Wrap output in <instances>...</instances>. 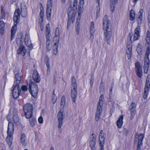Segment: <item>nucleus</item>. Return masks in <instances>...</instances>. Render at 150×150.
<instances>
[{
    "instance_id": "obj_42",
    "label": "nucleus",
    "mask_w": 150,
    "mask_h": 150,
    "mask_svg": "<svg viewBox=\"0 0 150 150\" xmlns=\"http://www.w3.org/2000/svg\"><path fill=\"white\" fill-rule=\"evenodd\" d=\"M30 40L29 36L27 35H26L25 38L24 40L26 45L28 44V42Z\"/></svg>"
},
{
    "instance_id": "obj_64",
    "label": "nucleus",
    "mask_w": 150,
    "mask_h": 150,
    "mask_svg": "<svg viewBox=\"0 0 150 150\" xmlns=\"http://www.w3.org/2000/svg\"><path fill=\"white\" fill-rule=\"evenodd\" d=\"M5 15H1V18H0V20H2L1 19H5Z\"/></svg>"
},
{
    "instance_id": "obj_39",
    "label": "nucleus",
    "mask_w": 150,
    "mask_h": 150,
    "mask_svg": "<svg viewBox=\"0 0 150 150\" xmlns=\"http://www.w3.org/2000/svg\"><path fill=\"white\" fill-rule=\"evenodd\" d=\"M51 48V45L50 44V41H46V48L47 51H50Z\"/></svg>"
},
{
    "instance_id": "obj_17",
    "label": "nucleus",
    "mask_w": 150,
    "mask_h": 150,
    "mask_svg": "<svg viewBox=\"0 0 150 150\" xmlns=\"http://www.w3.org/2000/svg\"><path fill=\"white\" fill-rule=\"evenodd\" d=\"M21 14L22 17H26L28 15L27 8L25 6H21Z\"/></svg>"
},
{
    "instance_id": "obj_4",
    "label": "nucleus",
    "mask_w": 150,
    "mask_h": 150,
    "mask_svg": "<svg viewBox=\"0 0 150 150\" xmlns=\"http://www.w3.org/2000/svg\"><path fill=\"white\" fill-rule=\"evenodd\" d=\"M38 85L34 82H31L29 84V90L32 96L34 98L36 97L38 91Z\"/></svg>"
},
{
    "instance_id": "obj_6",
    "label": "nucleus",
    "mask_w": 150,
    "mask_h": 150,
    "mask_svg": "<svg viewBox=\"0 0 150 150\" xmlns=\"http://www.w3.org/2000/svg\"><path fill=\"white\" fill-rule=\"evenodd\" d=\"M77 0H74L73 7L72 5H71L68 8L67 11L69 16H70L71 14L73 16L76 13L77 11Z\"/></svg>"
},
{
    "instance_id": "obj_12",
    "label": "nucleus",
    "mask_w": 150,
    "mask_h": 150,
    "mask_svg": "<svg viewBox=\"0 0 150 150\" xmlns=\"http://www.w3.org/2000/svg\"><path fill=\"white\" fill-rule=\"evenodd\" d=\"M135 68L137 75L139 78L141 77L142 75V68L139 62H136L135 63Z\"/></svg>"
},
{
    "instance_id": "obj_44",
    "label": "nucleus",
    "mask_w": 150,
    "mask_h": 150,
    "mask_svg": "<svg viewBox=\"0 0 150 150\" xmlns=\"http://www.w3.org/2000/svg\"><path fill=\"white\" fill-rule=\"evenodd\" d=\"M149 57H145L144 59V65H149Z\"/></svg>"
},
{
    "instance_id": "obj_32",
    "label": "nucleus",
    "mask_w": 150,
    "mask_h": 150,
    "mask_svg": "<svg viewBox=\"0 0 150 150\" xmlns=\"http://www.w3.org/2000/svg\"><path fill=\"white\" fill-rule=\"evenodd\" d=\"M135 14L134 11L132 10L130 11L129 18L131 21H133L134 19Z\"/></svg>"
},
{
    "instance_id": "obj_13",
    "label": "nucleus",
    "mask_w": 150,
    "mask_h": 150,
    "mask_svg": "<svg viewBox=\"0 0 150 150\" xmlns=\"http://www.w3.org/2000/svg\"><path fill=\"white\" fill-rule=\"evenodd\" d=\"M96 136L95 134L93 133L91 137V141L90 142V146L91 150H96L95 144L96 143Z\"/></svg>"
},
{
    "instance_id": "obj_28",
    "label": "nucleus",
    "mask_w": 150,
    "mask_h": 150,
    "mask_svg": "<svg viewBox=\"0 0 150 150\" xmlns=\"http://www.w3.org/2000/svg\"><path fill=\"white\" fill-rule=\"evenodd\" d=\"M137 137V138L138 137V144H142V141L144 138V135L142 134H139L138 135H136L135 137Z\"/></svg>"
},
{
    "instance_id": "obj_30",
    "label": "nucleus",
    "mask_w": 150,
    "mask_h": 150,
    "mask_svg": "<svg viewBox=\"0 0 150 150\" xmlns=\"http://www.w3.org/2000/svg\"><path fill=\"white\" fill-rule=\"evenodd\" d=\"M146 41L147 42L146 44H148L147 45L150 46V33L149 30H148L147 32Z\"/></svg>"
},
{
    "instance_id": "obj_15",
    "label": "nucleus",
    "mask_w": 150,
    "mask_h": 150,
    "mask_svg": "<svg viewBox=\"0 0 150 150\" xmlns=\"http://www.w3.org/2000/svg\"><path fill=\"white\" fill-rule=\"evenodd\" d=\"M14 130V125L13 122H9L8 125V130L7 133L8 134L13 135Z\"/></svg>"
},
{
    "instance_id": "obj_29",
    "label": "nucleus",
    "mask_w": 150,
    "mask_h": 150,
    "mask_svg": "<svg viewBox=\"0 0 150 150\" xmlns=\"http://www.w3.org/2000/svg\"><path fill=\"white\" fill-rule=\"evenodd\" d=\"M150 87V74L148 75L146 82L145 88H149Z\"/></svg>"
},
{
    "instance_id": "obj_60",
    "label": "nucleus",
    "mask_w": 150,
    "mask_h": 150,
    "mask_svg": "<svg viewBox=\"0 0 150 150\" xmlns=\"http://www.w3.org/2000/svg\"><path fill=\"white\" fill-rule=\"evenodd\" d=\"M90 28H94V23L93 22L91 23Z\"/></svg>"
},
{
    "instance_id": "obj_19",
    "label": "nucleus",
    "mask_w": 150,
    "mask_h": 150,
    "mask_svg": "<svg viewBox=\"0 0 150 150\" xmlns=\"http://www.w3.org/2000/svg\"><path fill=\"white\" fill-rule=\"evenodd\" d=\"M17 25L16 24H14L12 26L11 29V40H12L15 37V35L16 32V30L17 29Z\"/></svg>"
},
{
    "instance_id": "obj_24",
    "label": "nucleus",
    "mask_w": 150,
    "mask_h": 150,
    "mask_svg": "<svg viewBox=\"0 0 150 150\" xmlns=\"http://www.w3.org/2000/svg\"><path fill=\"white\" fill-rule=\"evenodd\" d=\"M26 139L25 134L23 133L22 134L21 136L20 139L21 142L23 146H25L27 145V143L25 141Z\"/></svg>"
},
{
    "instance_id": "obj_48",
    "label": "nucleus",
    "mask_w": 150,
    "mask_h": 150,
    "mask_svg": "<svg viewBox=\"0 0 150 150\" xmlns=\"http://www.w3.org/2000/svg\"><path fill=\"white\" fill-rule=\"evenodd\" d=\"M84 3V0H80L78 8H83V4Z\"/></svg>"
},
{
    "instance_id": "obj_54",
    "label": "nucleus",
    "mask_w": 150,
    "mask_h": 150,
    "mask_svg": "<svg viewBox=\"0 0 150 150\" xmlns=\"http://www.w3.org/2000/svg\"><path fill=\"white\" fill-rule=\"evenodd\" d=\"M27 46H28V47H29V49L30 50H31L33 48V45L32 44H31L30 43V42H29V43H28V44H27V45H26Z\"/></svg>"
},
{
    "instance_id": "obj_26",
    "label": "nucleus",
    "mask_w": 150,
    "mask_h": 150,
    "mask_svg": "<svg viewBox=\"0 0 150 150\" xmlns=\"http://www.w3.org/2000/svg\"><path fill=\"white\" fill-rule=\"evenodd\" d=\"M59 40H58L57 42H56L54 43V45L53 46V54L55 55L57 54L58 52V49L59 46Z\"/></svg>"
},
{
    "instance_id": "obj_27",
    "label": "nucleus",
    "mask_w": 150,
    "mask_h": 150,
    "mask_svg": "<svg viewBox=\"0 0 150 150\" xmlns=\"http://www.w3.org/2000/svg\"><path fill=\"white\" fill-rule=\"evenodd\" d=\"M123 116H121L117 121L116 124L118 128H120L122 127L123 124Z\"/></svg>"
},
{
    "instance_id": "obj_31",
    "label": "nucleus",
    "mask_w": 150,
    "mask_h": 150,
    "mask_svg": "<svg viewBox=\"0 0 150 150\" xmlns=\"http://www.w3.org/2000/svg\"><path fill=\"white\" fill-rule=\"evenodd\" d=\"M52 0H47V9H52Z\"/></svg>"
},
{
    "instance_id": "obj_47",
    "label": "nucleus",
    "mask_w": 150,
    "mask_h": 150,
    "mask_svg": "<svg viewBox=\"0 0 150 150\" xmlns=\"http://www.w3.org/2000/svg\"><path fill=\"white\" fill-rule=\"evenodd\" d=\"M46 63V65L47 67V70L48 71L49 69H50V62L49 61V59L47 58L46 59V61H45Z\"/></svg>"
},
{
    "instance_id": "obj_41",
    "label": "nucleus",
    "mask_w": 150,
    "mask_h": 150,
    "mask_svg": "<svg viewBox=\"0 0 150 150\" xmlns=\"http://www.w3.org/2000/svg\"><path fill=\"white\" fill-rule=\"evenodd\" d=\"M147 47L146 49V53L145 55V57H149V55L150 54V48L149 47L150 46H149V45H147Z\"/></svg>"
},
{
    "instance_id": "obj_52",
    "label": "nucleus",
    "mask_w": 150,
    "mask_h": 150,
    "mask_svg": "<svg viewBox=\"0 0 150 150\" xmlns=\"http://www.w3.org/2000/svg\"><path fill=\"white\" fill-rule=\"evenodd\" d=\"M21 90L24 92L27 91L28 88L27 87L25 86H23L21 87Z\"/></svg>"
},
{
    "instance_id": "obj_35",
    "label": "nucleus",
    "mask_w": 150,
    "mask_h": 150,
    "mask_svg": "<svg viewBox=\"0 0 150 150\" xmlns=\"http://www.w3.org/2000/svg\"><path fill=\"white\" fill-rule=\"evenodd\" d=\"M149 90V88H144V91L143 96V98L144 99H146L147 98Z\"/></svg>"
},
{
    "instance_id": "obj_62",
    "label": "nucleus",
    "mask_w": 150,
    "mask_h": 150,
    "mask_svg": "<svg viewBox=\"0 0 150 150\" xmlns=\"http://www.w3.org/2000/svg\"><path fill=\"white\" fill-rule=\"evenodd\" d=\"M49 24H47L46 26V32H50V28H49Z\"/></svg>"
},
{
    "instance_id": "obj_61",
    "label": "nucleus",
    "mask_w": 150,
    "mask_h": 150,
    "mask_svg": "<svg viewBox=\"0 0 150 150\" xmlns=\"http://www.w3.org/2000/svg\"><path fill=\"white\" fill-rule=\"evenodd\" d=\"M104 134V132L102 130H101L100 131V134H99V137H102V136H104L103 135Z\"/></svg>"
},
{
    "instance_id": "obj_1",
    "label": "nucleus",
    "mask_w": 150,
    "mask_h": 150,
    "mask_svg": "<svg viewBox=\"0 0 150 150\" xmlns=\"http://www.w3.org/2000/svg\"><path fill=\"white\" fill-rule=\"evenodd\" d=\"M107 15H105L103 20V28L104 31V34L105 39L107 41V43L110 44L111 36V25L110 20H108Z\"/></svg>"
},
{
    "instance_id": "obj_23",
    "label": "nucleus",
    "mask_w": 150,
    "mask_h": 150,
    "mask_svg": "<svg viewBox=\"0 0 150 150\" xmlns=\"http://www.w3.org/2000/svg\"><path fill=\"white\" fill-rule=\"evenodd\" d=\"M5 23L2 20H1L0 21V32L1 35L4 34L5 30Z\"/></svg>"
},
{
    "instance_id": "obj_22",
    "label": "nucleus",
    "mask_w": 150,
    "mask_h": 150,
    "mask_svg": "<svg viewBox=\"0 0 150 150\" xmlns=\"http://www.w3.org/2000/svg\"><path fill=\"white\" fill-rule=\"evenodd\" d=\"M13 136V134L9 135V134H8V136L6 138V142L9 146H11L12 144Z\"/></svg>"
},
{
    "instance_id": "obj_14",
    "label": "nucleus",
    "mask_w": 150,
    "mask_h": 150,
    "mask_svg": "<svg viewBox=\"0 0 150 150\" xmlns=\"http://www.w3.org/2000/svg\"><path fill=\"white\" fill-rule=\"evenodd\" d=\"M14 72L15 74V79H16V83L15 85H19V83L21 82L22 79V75L18 71L14 70Z\"/></svg>"
},
{
    "instance_id": "obj_11",
    "label": "nucleus",
    "mask_w": 150,
    "mask_h": 150,
    "mask_svg": "<svg viewBox=\"0 0 150 150\" xmlns=\"http://www.w3.org/2000/svg\"><path fill=\"white\" fill-rule=\"evenodd\" d=\"M140 26L138 25L137 27L134 30V33L133 34V42L139 39L140 37Z\"/></svg>"
},
{
    "instance_id": "obj_56",
    "label": "nucleus",
    "mask_w": 150,
    "mask_h": 150,
    "mask_svg": "<svg viewBox=\"0 0 150 150\" xmlns=\"http://www.w3.org/2000/svg\"><path fill=\"white\" fill-rule=\"evenodd\" d=\"M38 121L40 123H42L43 122V119L42 116H40L38 119Z\"/></svg>"
},
{
    "instance_id": "obj_33",
    "label": "nucleus",
    "mask_w": 150,
    "mask_h": 150,
    "mask_svg": "<svg viewBox=\"0 0 150 150\" xmlns=\"http://www.w3.org/2000/svg\"><path fill=\"white\" fill-rule=\"evenodd\" d=\"M65 105V98L64 95L62 96L61 99V107L63 108Z\"/></svg>"
},
{
    "instance_id": "obj_40",
    "label": "nucleus",
    "mask_w": 150,
    "mask_h": 150,
    "mask_svg": "<svg viewBox=\"0 0 150 150\" xmlns=\"http://www.w3.org/2000/svg\"><path fill=\"white\" fill-rule=\"evenodd\" d=\"M105 137L104 136L99 137L100 144L103 145L104 143Z\"/></svg>"
},
{
    "instance_id": "obj_37",
    "label": "nucleus",
    "mask_w": 150,
    "mask_h": 150,
    "mask_svg": "<svg viewBox=\"0 0 150 150\" xmlns=\"http://www.w3.org/2000/svg\"><path fill=\"white\" fill-rule=\"evenodd\" d=\"M142 45L139 43H138L137 44V46L136 49V50L138 53H141L142 52Z\"/></svg>"
},
{
    "instance_id": "obj_36",
    "label": "nucleus",
    "mask_w": 150,
    "mask_h": 150,
    "mask_svg": "<svg viewBox=\"0 0 150 150\" xmlns=\"http://www.w3.org/2000/svg\"><path fill=\"white\" fill-rule=\"evenodd\" d=\"M40 18L39 19V20L41 23H42L44 17V11L43 10L40 9Z\"/></svg>"
},
{
    "instance_id": "obj_59",
    "label": "nucleus",
    "mask_w": 150,
    "mask_h": 150,
    "mask_svg": "<svg viewBox=\"0 0 150 150\" xmlns=\"http://www.w3.org/2000/svg\"><path fill=\"white\" fill-rule=\"evenodd\" d=\"M94 38V35L93 34H90V39H91V42H93V39Z\"/></svg>"
},
{
    "instance_id": "obj_38",
    "label": "nucleus",
    "mask_w": 150,
    "mask_h": 150,
    "mask_svg": "<svg viewBox=\"0 0 150 150\" xmlns=\"http://www.w3.org/2000/svg\"><path fill=\"white\" fill-rule=\"evenodd\" d=\"M76 24L77 25V26L76 27V33L78 35L79 33V29L80 28V22L78 21V20H77Z\"/></svg>"
},
{
    "instance_id": "obj_46",
    "label": "nucleus",
    "mask_w": 150,
    "mask_h": 150,
    "mask_svg": "<svg viewBox=\"0 0 150 150\" xmlns=\"http://www.w3.org/2000/svg\"><path fill=\"white\" fill-rule=\"evenodd\" d=\"M149 65H144V72L145 73H147L148 70Z\"/></svg>"
},
{
    "instance_id": "obj_63",
    "label": "nucleus",
    "mask_w": 150,
    "mask_h": 150,
    "mask_svg": "<svg viewBox=\"0 0 150 150\" xmlns=\"http://www.w3.org/2000/svg\"><path fill=\"white\" fill-rule=\"evenodd\" d=\"M99 11H100V10H98L97 11H96V16H97V17H99V15H100Z\"/></svg>"
},
{
    "instance_id": "obj_7",
    "label": "nucleus",
    "mask_w": 150,
    "mask_h": 150,
    "mask_svg": "<svg viewBox=\"0 0 150 150\" xmlns=\"http://www.w3.org/2000/svg\"><path fill=\"white\" fill-rule=\"evenodd\" d=\"M65 114L63 111L61 109L58 112L57 117L58 118V127H62L63 122L65 118Z\"/></svg>"
},
{
    "instance_id": "obj_51",
    "label": "nucleus",
    "mask_w": 150,
    "mask_h": 150,
    "mask_svg": "<svg viewBox=\"0 0 150 150\" xmlns=\"http://www.w3.org/2000/svg\"><path fill=\"white\" fill-rule=\"evenodd\" d=\"M111 3H112V4L110 6V9L111 10V11H112V13H113L114 12V8H115V6L114 5L115 4H113V2H111Z\"/></svg>"
},
{
    "instance_id": "obj_45",
    "label": "nucleus",
    "mask_w": 150,
    "mask_h": 150,
    "mask_svg": "<svg viewBox=\"0 0 150 150\" xmlns=\"http://www.w3.org/2000/svg\"><path fill=\"white\" fill-rule=\"evenodd\" d=\"M75 13L74 15H73V16L72 14H71V15L70 16H69L68 15V14H67L68 16V17H69V20L67 22V28L68 29H69V27H68L71 24V20H69L70 17H73L74 16H75Z\"/></svg>"
},
{
    "instance_id": "obj_20",
    "label": "nucleus",
    "mask_w": 150,
    "mask_h": 150,
    "mask_svg": "<svg viewBox=\"0 0 150 150\" xmlns=\"http://www.w3.org/2000/svg\"><path fill=\"white\" fill-rule=\"evenodd\" d=\"M26 50L23 45H21L19 48L17 50V53L18 54H21L23 56L25 55Z\"/></svg>"
},
{
    "instance_id": "obj_9",
    "label": "nucleus",
    "mask_w": 150,
    "mask_h": 150,
    "mask_svg": "<svg viewBox=\"0 0 150 150\" xmlns=\"http://www.w3.org/2000/svg\"><path fill=\"white\" fill-rule=\"evenodd\" d=\"M13 96L14 99H16L18 98L19 95L21 91V89L19 85H13Z\"/></svg>"
},
{
    "instance_id": "obj_10",
    "label": "nucleus",
    "mask_w": 150,
    "mask_h": 150,
    "mask_svg": "<svg viewBox=\"0 0 150 150\" xmlns=\"http://www.w3.org/2000/svg\"><path fill=\"white\" fill-rule=\"evenodd\" d=\"M20 14L21 11L19 8L16 9L15 11L13 18L14 24H16V25H17L19 22Z\"/></svg>"
},
{
    "instance_id": "obj_25",
    "label": "nucleus",
    "mask_w": 150,
    "mask_h": 150,
    "mask_svg": "<svg viewBox=\"0 0 150 150\" xmlns=\"http://www.w3.org/2000/svg\"><path fill=\"white\" fill-rule=\"evenodd\" d=\"M28 119H29L30 126L32 127H33L37 122L36 119L35 118L32 117V116H31L30 118H28Z\"/></svg>"
},
{
    "instance_id": "obj_50",
    "label": "nucleus",
    "mask_w": 150,
    "mask_h": 150,
    "mask_svg": "<svg viewBox=\"0 0 150 150\" xmlns=\"http://www.w3.org/2000/svg\"><path fill=\"white\" fill-rule=\"evenodd\" d=\"M47 34L46 35V38L47 41H50V32H47Z\"/></svg>"
},
{
    "instance_id": "obj_5",
    "label": "nucleus",
    "mask_w": 150,
    "mask_h": 150,
    "mask_svg": "<svg viewBox=\"0 0 150 150\" xmlns=\"http://www.w3.org/2000/svg\"><path fill=\"white\" fill-rule=\"evenodd\" d=\"M23 110L25 113V117L27 118H29L32 116L33 106L30 103L25 104L24 106Z\"/></svg>"
},
{
    "instance_id": "obj_3",
    "label": "nucleus",
    "mask_w": 150,
    "mask_h": 150,
    "mask_svg": "<svg viewBox=\"0 0 150 150\" xmlns=\"http://www.w3.org/2000/svg\"><path fill=\"white\" fill-rule=\"evenodd\" d=\"M103 98L104 96L103 94H102L99 98V100L96 113L95 119L96 121H98L99 120L100 113L102 111L103 106Z\"/></svg>"
},
{
    "instance_id": "obj_58",
    "label": "nucleus",
    "mask_w": 150,
    "mask_h": 150,
    "mask_svg": "<svg viewBox=\"0 0 150 150\" xmlns=\"http://www.w3.org/2000/svg\"><path fill=\"white\" fill-rule=\"evenodd\" d=\"M94 28H90V34H93L94 33Z\"/></svg>"
},
{
    "instance_id": "obj_43",
    "label": "nucleus",
    "mask_w": 150,
    "mask_h": 150,
    "mask_svg": "<svg viewBox=\"0 0 150 150\" xmlns=\"http://www.w3.org/2000/svg\"><path fill=\"white\" fill-rule=\"evenodd\" d=\"M13 122L15 123H17L19 121V118L18 115H15L13 117Z\"/></svg>"
},
{
    "instance_id": "obj_57",
    "label": "nucleus",
    "mask_w": 150,
    "mask_h": 150,
    "mask_svg": "<svg viewBox=\"0 0 150 150\" xmlns=\"http://www.w3.org/2000/svg\"><path fill=\"white\" fill-rule=\"evenodd\" d=\"M142 144H138V145L137 146V150H141V147L142 145Z\"/></svg>"
},
{
    "instance_id": "obj_49",
    "label": "nucleus",
    "mask_w": 150,
    "mask_h": 150,
    "mask_svg": "<svg viewBox=\"0 0 150 150\" xmlns=\"http://www.w3.org/2000/svg\"><path fill=\"white\" fill-rule=\"evenodd\" d=\"M78 16H80L83 11V8H78Z\"/></svg>"
},
{
    "instance_id": "obj_53",
    "label": "nucleus",
    "mask_w": 150,
    "mask_h": 150,
    "mask_svg": "<svg viewBox=\"0 0 150 150\" xmlns=\"http://www.w3.org/2000/svg\"><path fill=\"white\" fill-rule=\"evenodd\" d=\"M55 36H58L59 35V29L58 28H57L55 30Z\"/></svg>"
},
{
    "instance_id": "obj_8",
    "label": "nucleus",
    "mask_w": 150,
    "mask_h": 150,
    "mask_svg": "<svg viewBox=\"0 0 150 150\" xmlns=\"http://www.w3.org/2000/svg\"><path fill=\"white\" fill-rule=\"evenodd\" d=\"M136 105L134 102H132L129 108L130 112V120H132L136 113Z\"/></svg>"
},
{
    "instance_id": "obj_21",
    "label": "nucleus",
    "mask_w": 150,
    "mask_h": 150,
    "mask_svg": "<svg viewBox=\"0 0 150 150\" xmlns=\"http://www.w3.org/2000/svg\"><path fill=\"white\" fill-rule=\"evenodd\" d=\"M142 11H141V10H140L139 13V14H138V16L137 18L138 24L140 26L142 24Z\"/></svg>"
},
{
    "instance_id": "obj_55",
    "label": "nucleus",
    "mask_w": 150,
    "mask_h": 150,
    "mask_svg": "<svg viewBox=\"0 0 150 150\" xmlns=\"http://www.w3.org/2000/svg\"><path fill=\"white\" fill-rule=\"evenodd\" d=\"M13 116L15 115H17V110L16 109H13Z\"/></svg>"
},
{
    "instance_id": "obj_2",
    "label": "nucleus",
    "mask_w": 150,
    "mask_h": 150,
    "mask_svg": "<svg viewBox=\"0 0 150 150\" xmlns=\"http://www.w3.org/2000/svg\"><path fill=\"white\" fill-rule=\"evenodd\" d=\"M71 95L72 101L75 102L77 97V85L76 83V80L74 76L71 77Z\"/></svg>"
},
{
    "instance_id": "obj_18",
    "label": "nucleus",
    "mask_w": 150,
    "mask_h": 150,
    "mask_svg": "<svg viewBox=\"0 0 150 150\" xmlns=\"http://www.w3.org/2000/svg\"><path fill=\"white\" fill-rule=\"evenodd\" d=\"M32 76L33 79L34 81V82L38 83L40 81V78L37 71H33Z\"/></svg>"
},
{
    "instance_id": "obj_16",
    "label": "nucleus",
    "mask_w": 150,
    "mask_h": 150,
    "mask_svg": "<svg viewBox=\"0 0 150 150\" xmlns=\"http://www.w3.org/2000/svg\"><path fill=\"white\" fill-rule=\"evenodd\" d=\"M132 45L130 44L128 45L127 46V49L126 50V56L129 59L132 57Z\"/></svg>"
},
{
    "instance_id": "obj_34",
    "label": "nucleus",
    "mask_w": 150,
    "mask_h": 150,
    "mask_svg": "<svg viewBox=\"0 0 150 150\" xmlns=\"http://www.w3.org/2000/svg\"><path fill=\"white\" fill-rule=\"evenodd\" d=\"M52 12V9H47L46 10V16L48 20H50L51 17V15Z\"/></svg>"
}]
</instances>
